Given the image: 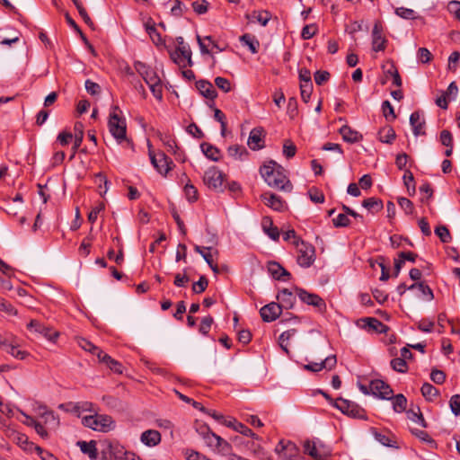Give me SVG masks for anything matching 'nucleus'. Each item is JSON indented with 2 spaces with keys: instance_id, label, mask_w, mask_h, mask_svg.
<instances>
[{
  "instance_id": "nucleus-1",
  "label": "nucleus",
  "mask_w": 460,
  "mask_h": 460,
  "mask_svg": "<svg viewBox=\"0 0 460 460\" xmlns=\"http://www.w3.org/2000/svg\"><path fill=\"white\" fill-rule=\"evenodd\" d=\"M260 173L266 183L276 190L290 192L292 183L285 174L284 168L275 161H270L260 168Z\"/></svg>"
},
{
  "instance_id": "nucleus-2",
  "label": "nucleus",
  "mask_w": 460,
  "mask_h": 460,
  "mask_svg": "<svg viewBox=\"0 0 460 460\" xmlns=\"http://www.w3.org/2000/svg\"><path fill=\"white\" fill-rule=\"evenodd\" d=\"M119 112H120V111L118 106L115 105L111 107L108 121L109 130L119 143L126 141L129 144V140L127 138L126 121L119 116Z\"/></svg>"
},
{
  "instance_id": "nucleus-3",
  "label": "nucleus",
  "mask_w": 460,
  "mask_h": 460,
  "mask_svg": "<svg viewBox=\"0 0 460 460\" xmlns=\"http://www.w3.org/2000/svg\"><path fill=\"white\" fill-rule=\"evenodd\" d=\"M82 423L84 427L99 432H108L114 428V420L111 416L96 412L94 415L83 417Z\"/></svg>"
},
{
  "instance_id": "nucleus-4",
  "label": "nucleus",
  "mask_w": 460,
  "mask_h": 460,
  "mask_svg": "<svg viewBox=\"0 0 460 460\" xmlns=\"http://www.w3.org/2000/svg\"><path fill=\"white\" fill-rule=\"evenodd\" d=\"M295 246L297 251V263L304 268L310 267L315 260L314 247L303 240L296 241Z\"/></svg>"
},
{
  "instance_id": "nucleus-5",
  "label": "nucleus",
  "mask_w": 460,
  "mask_h": 460,
  "mask_svg": "<svg viewBox=\"0 0 460 460\" xmlns=\"http://www.w3.org/2000/svg\"><path fill=\"white\" fill-rule=\"evenodd\" d=\"M334 406L339 409L342 413L355 419L367 420V413L365 410L357 403L339 398L335 401Z\"/></svg>"
},
{
  "instance_id": "nucleus-6",
  "label": "nucleus",
  "mask_w": 460,
  "mask_h": 460,
  "mask_svg": "<svg viewBox=\"0 0 460 460\" xmlns=\"http://www.w3.org/2000/svg\"><path fill=\"white\" fill-rule=\"evenodd\" d=\"M176 42L178 46L176 50L172 54V60L180 66H191V51L189 45L184 43V40L182 37H177Z\"/></svg>"
},
{
  "instance_id": "nucleus-7",
  "label": "nucleus",
  "mask_w": 460,
  "mask_h": 460,
  "mask_svg": "<svg viewBox=\"0 0 460 460\" xmlns=\"http://www.w3.org/2000/svg\"><path fill=\"white\" fill-rule=\"evenodd\" d=\"M303 447L305 454L314 460H326L331 456V450L320 441L305 440Z\"/></svg>"
},
{
  "instance_id": "nucleus-8",
  "label": "nucleus",
  "mask_w": 460,
  "mask_h": 460,
  "mask_svg": "<svg viewBox=\"0 0 460 460\" xmlns=\"http://www.w3.org/2000/svg\"><path fill=\"white\" fill-rule=\"evenodd\" d=\"M224 179L225 174L217 167L212 166L205 172L203 181L209 189L216 191H223Z\"/></svg>"
},
{
  "instance_id": "nucleus-9",
  "label": "nucleus",
  "mask_w": 460,
  "mask_h": 460,
  "mask_svg": "<svg viewBox=\"0 0 460 460\" xmlns=\"http://www.w3.org/2000/svg\"><path fill=\"white\" fill-rule=\"evenodd\" d=\"M158 101L163 99V85L157 73L152 68L142 77Z\"/></svg>"
},
{
  "instance_id": "nucleus-10",
  "label": "nucleus",
  "mask_w": 460,
  "mask_h": 460,
  "mask_svg": "<svg viewBox=\"0 0 460 460\" xmlns=\"http://www.w3.org/2000/svg\"><path fill=\"white\" fill-rule=\"evenodd\" d=\"M296 294L302 302L314 306L320 313H323L326 310L324 300L317 294L309 293L302 288H296Z\"/></svg>"
},
{
  "instance_id": "nucleus-11",
  "label": "nucleus",
  "mask_w": 460,
  "mask_h": 460,
  "mask_svg": "<svg viewBox=\"0 0 460 460\" xmlns=\"http://www.w3.org/2000/svg\"><path fill=\"white\" fill-rule=\"evenodd\" d=\"M369 389L373 395L383 400H390L394 395L391 386L380 379L372 380L369 384Z\"/></svg>"
},
{
  "instance_id": "nucleus-12",
  "label": "nucleus",
  "mask_w": 460,
  "mask_h": 460,
  "mask_svg": "<svg viewBox=\"0 0 460 460\" xmlns=\"http://www.w3.org/2000/svg\"><path fill=\"white\" fill-rule=\"evenodd\" d=\"M386 45L387 40L383 26L380 22H376L372 30V49L376 52L384 51Z\"/></svg>"
},
{
  "instance_id": "nucleus-13",
  "label": "nucleus",
  "mask_w": 460,
  "mask_h": 460,
  "mask_svg": "<svg viewBox=\"0 0 460 460\" xmlns=\"http://www.w3.org/2000/svg\"><path fill=\"white\" fill-rule=\"evenodd\" d=\"M149 156L152 164L161 174L165 175L171 170L170 164H172V162L164 153L155 155L149 150Z\"/></svg>"
},
{
  "instance_id": "nucleus-14",
  "label": "nucleus",
  "mask_w": 460,
  "mask_h": 460,
  "mask_svg": "<svg viewBox=\"0 0 460 460\" xmlns=\"http://www.w3.org/2000/svg\"><path fill=\"white\" fill-rule=\"evenodd\" d=\"M4 349L12 357L20 360H24L30 356L28 351L20 349L18 339L13 334H10V339Z\"/></svg>"
},
{
  "instance_id": "nucleus-15",
  "label": "nucleus",
  "mask_w": 460,
  "mask_h": 460,
  "mask_svg": "<svg viewBox=\"0 0 460 460\" xmlns=\"http://www.w3.org/2000/svg\"><path fill=\"white\" fill-rule=\"evenodd\" d=\"M282 313V305L280 304L271 302L260 310V314L264 322L270 323L275 321Z\"/></svg>"
},
{
  "instance_id": "nucleus-16",
  "label": "nucleus",
  "mask_w": 460,
  "mask_h": 460,
  "mask_svg": "<svg viewBox=\"0 0 460 460\" xmlns=\"http://www.w3.org/2000/svg\"><path fill=\"white\" fill-rule=\"evenodd\" d=\"M410 124L412 128V132L415 137L426 135V120L424 119L423 113L420 111H416L411 114Z\"/></svg>"
},
{
  "instance_id": "nucleus-17",
  "label": "nucleus",
  "mask_w": 460,
  "mask_h": 460,
  "mask_svg": "<svg viewBox=\"0 0 460 460\" xmlns=\"http://www.w3.org/2000/svg\"><path fill=\"white\" fill-rule=\"evenodd\" d=\"M247 145L252 150H260L264 147V135L262 128H254L250 132Z\"/></svg>"
},
{
  "instance_id": "nucleus-18",
  "label": "nucleus",
  "mask_w": 460,
  "mask_h": 460,
  "mask_svg": "<svg viewBox=\"0 0 460 460\" xmlns=\"http://www.w3.org/2000/svg\"><path fill=\"white\" fill-rule=\"evenodd\" d=\"M370 432L374 436V438L383 446L397 449L400 447V446L397 444L395 440V437L390 432L381 433L378 432V430L376 428H371Z\"/></svg>"
},
{
  "instance_id": "nucleus-19",
  "label": "nucleus",
  "mask_w": 460,
  "mask_h": 460,
  "mask_svg": "<svg viewBox=\"0 0 460 460\" xmlns=\"http://www.w3.org/2000/svg\"><path fill=\"white\" fill-rule=\"evenodd\" d=\"M261 198L266 206L276 211H282L285 208V201L274 193L265 192Z\"/></svg>"
},
{
  "instance_id": "nucleus-20",
  "label": "nucleus",
  "mask_w": 460,
  "mask_h": 460,
  "mask_svg": "<svg viewBox=\"0 0 460 460\" xmlns=\"http://www.w3.org/2000/svg\"><path fill=\"white\" fill-rule=\"evenodd\" d=\"M196 87L200 94L207 99L211 101L215 100L217 96V93L214 88L213 84L207 80H199L196 82Z\"/></svg>"
},
{
  "instance_id": "nucleus-21",
  "label": "nucleus",
  "mask_w": 460,
  "mask_h": 460,
  "mask_svg": "<svg viewBox=\"0 0 460 460\" xmlns=\"http://www.w3.org/2000/svg\"><path fill=\"white\" fill-rule=\"evenodd\" d=\"M76 446L79 447L82 453L87 455L91 460L98 459V450L95 440H90L89 442L79 440L76 442Z\"/></svg>"
},
{
  "instance_id": "nucleus-22",
  "label": "nucleus",
  "mask_w": 460,
  "mask_h": 460,
  "mask_svg": "<svg viewBox=\"0 0 460 460\" xmlns=\"http://www.w3.org/2000/svg\"><path fill=\"white\" fill-rule=\"evenodd\" d=\"M268 270L272 278L277 280L286 281L285 277L288 279L290 277V273L276 261H270L268 263Z\"/></svg>"
},
{
  "instance_id": "nucleus-23",
  "label": "nucleus",
  "mask_w": 460,
  "mask_h": 460,
  "mask_svg": "<svg viewBox=\"0 0 460 460\" xmlns=\"http://www.w3.org/2000/svg\"><path fill=\"white\" fill-rule=\"evenodd\" d=\"M98 359L100 362L104 363L111 371L117 374H121L123 367L120 362L115 360L104 351H99Z\"/></svg>"
},
{
  "instance_id": "nucleus-24",
  "label": "nucleus",
  "mask_w": 460,
  "mask_h": 460,
  "mask_svg": "<svg viewBox=\"0 0 460 460\" xmlns=\"http://www.w3.org/2000/svg\"><path fill=\"white\" fill-rule=\"evenodd\" d=\"M140 440L147 447H155L161 442V434L158 430L148 429L141 434Z\"/></svg>"
},
{
  "instance_id": "nucleus-25",
  "label": "nucleus",
  "mask_w": 460,
  "mask_h": 460,
  "mask_svg": "<svg viewBox=\"0 0 460 460\" xmlns=\"http://www.w3.org/2000/svg\"><path fill=\"white\" fill-rule=\"evenodd\" d=\"M339 133L341 135L342 139L348 143H357L363 138L360 133L352 129L348 125L342 126L340 128Z\"/></svg>"
},
{
  "instance_id": "nucleus-26",
  "label": "nucleus",
  "mask_w": 460,
  "mask_h": 460,
  "mask_svg": "<svg viewBox=\"0 0 460 460\" xmlns=\"http://www.w3.org/2000/svg\"><path fill=\"white\" fill-rule=\"evenodd\" d=\"M245 18L252 22H257L262 26H266L271 19V14L266 10L253 11L252 13H247Z\"/></svg>"
},
{
  "instance_id": "nucleus-27",
  "label": "nucleus",
  "mask_w": 460,
  "mask_h": 460,
  "mask_svg": "<svg viewBox=\"0 0 460 460\" xmlns=\"http://www.w3.org/2000/svg\"><path fill=\"white\" fill-rule=\"evenodd\" d=\"M74 146H73V154L71 155V159L74 158L77 149L82 145L84 139V125L81 122H76L74 126Z\"/></svg>"
},
{
  "instance_id": "nucleus-28",
  "label": "nucleus",
  "mask_w": 460,
  "mask_h": 460,
  "mask_svg": "<svg viewBox=\"0 0 460 460\" xmlns=\"http://www.w3.org/2000/svg\"><path fill=\"white\" fill-rule=\"evenodd\" d=\"M262 228L264 232L274 241H278L279 238V231L277 226H273L272 220L270 217H263Z\"/></svg>"
},
{
  "instance_id": "nucleus-29",
  "label": "nucleus",
  "mask_w": 460,
  "mask_h": 460,
  "mask_svg": "<svg viewBox=\"0 0 460 460\" xmlns=\"http://www.w3.org/2000/svg\"><path fill=\"white\" fill-rule=\"evenodd\" d=\"M224 424L227 427H233L234 430L244 436L251 437L256 439L259 438L258 436L251 429H249L247 426L243 425L241 422H237L235 420H229L225 421Z\"/></svg>"
},
{
  "instance_id": "nucleus-30",
  "label": "nucleus",
  "mask_w": 460,
  "mask_h": 460,
  "mask_svg": "<svg viewBox=\"0 0 460 460\" xmlns=\"http://www.w3.org/2000/svg\"><path fill=\"white\" fill-rule=\"evenodd\" d=\"M164 145L167 146L169 152H172L176 155L177 160L185 161V158H181V153L178 147L176 141L170 136L164 135L161 137Z\"/></svg>"
},
{
  "instance_id": "nucleus-31",
  "label": "nucleus",
  "mask_w": 460,
  "mask_h": 460,
  "mask_svg": "<svg viewBox=\"0 0 460 460\" xmlns=\"http://www.w3.org/2000/svg\"><path fill=\"white\" fill-rule=\"evenodd\" d=\"M361 321L366 323L365 326H367L369 330H374L379 333H384L388 329V327L385 324H384L379 320L374 317H366L361 319Z\"/></svg>"
},
{
  "instance_id": "nucleus-32",
  "label": "nucleus",
  "mask_w": 460,
  "mask_h": 460,
  "mask_svg": "<svg viewBox=\"0 0 460 460\" xmlns=\"http://www.w3.org/2000/svg\"><path fill=\"white\" fill-rule=\"evenodd\" d=\"M277 299L281 302L282 307L292 308L295 301V297L291 291L288 288H283L279 295L277 296Z\"/></svg>"
},
{
  "instance_id": "nucleus-33",
  "label": "nucleus",
  "mask_w": 460,
  "mask_h": 460,
  "mask_svg": "<svg viewBox=\"0 0 460 460\" xmlns=\"http://www.w3.org/2000/svg\"><path fill=\"white\" fill-rule=\"evenodd\" d=\"M240 41L243 45L247 46L252 54H256L258 52L260 42L254 36L248 33L243 34L240 37Z\"/></svg>"
},
{
  "instance_id": "nucleus-34",
  "label": "nucleus",
  "mask_w": 460,
  "mask_h": 460,
  "mask_svg": "<svg viewBox=\"0 0 460 460\" xmlns=\"http://www.w3.org/2000/svg\"><path fill=\"white\" fill-rule=\"evenodd\" d=\"M200 148L203 154L212 161H218L220 157L219 150L209 143H202Z\"/></svg>"
},
{
  "instance_id": "nucleus-35",
  "label": "nucleus",
  "mask_w": 460,
  "mask_h": 460,
  "mask_svg": "<svg viewBox=\"0 0 460 460\" xmlns=\"http://www.w3.org/2000/svg\"><path fill=\"white\" fill-rule=\"evenodd\" d=\"M395 137V131L389 126L381 128L378 132L379 140L383 143L391 144Z\"/></svg>"
},
{
  "instance_id": "nucleus-36",
  "label": "nucleus",
  "mask_w": 460,
  "mask_h": 460,
  "mask_svg": "<svg viewBox=\"0 0 460 460\" xmlns=\"http://www.w3.org/2000/svg\"><path fill=\"white\" fill-rule=\"evenodd\" d=\"M40 410H44L42 419L45 424L52 425L55 428L58 426L59 420L52 411H49L45 405H40Z\"/></svg>"
},
{
  "instance_id": "nucleus-37",
  "label": "nucleus",
  "mask_w": 460,
  "mask_h": 460,
  "mask_svg": "<svg viewBox=\"0 0 460 460\" xmlns=\"http://www.w3.org/2000/svg\"><path fill=\"white\" fill-rule=\"evenodd\" d=\"M296 333V329H290V330H288L284 332H282L280 335H279V346L281 347V349L287 353L288 354L289 353V350L288 349V341Z\"/></svg>"
},
{
  "instance_id": "nucleus-38",
  "label": "nucleus",
  "mask_w": 460,
  "mask_h": 460,
  "mask_svg": "<svg viewBox=\"0 0 460 460\" xmlns=\"http://www.w3.org/2000/svg\"><path fill=\"white\" fill-rule=\"evenodd\" d=\"M393 399V409L396 412H402L406 410L407 406V399L406 397L402 394H396L395 396L392 397Z\"/></svg>"
},
{
  "instance_id": "nucleus-39",
  "label": "nucleus",
  "mask_w": 460,
  "mask_h": 460,
  "mask_svg": "<svg viewBox=\"0 0 460 460\" xmlns=\"http://www.w3.org/2000/svg\"><path fill=\"white\" fill-rule=\"evenodd\" d=\"M420 391L422 395L429 401H432L438 395V390L429 383H424Z\"/></svg>"
},
{
  "instance_id": "nucleus-40",
  "label": "nucleus",
  "mask_w": 460,
  "mask_h": 460,
  "mask_svg": "<svg viewBox=\"0 0 460 460\" xmlns=\"http://www.w3.org/2000/svg\"><path fill=\"white\" fill-rule=\"evenodd\" d=\"M362 206L368 210L379 211L383 208V202L376 198H368L363 200Z\"/></svg>"
},
{
  "instance_id": "nucleus-41",
  "label": "nucleus",
  "mask_w": 460,
  "mask_h": 460,
  "mask_svg": "<svg viewBox=\"0 0 460 460\" xmlns=\"http://www.w3.org/2000/svg\"><path fill=\"white\" fill-rule=\"evenodd\" d=\"M407 414L408 418L413 422L418 423L419 425L424 428L427 426L426 421L419 407L416 408V411L414 409H411L410 411H408Z\"/></svg>"
},
{
  "instance_id": "nucleus-42",
  "label": "nucleus",
  "mask_w": 460,
  "mask_h": 460,
  "mask_svg": "<svg viewBox=\"0 0 460 460\" xmlns=\"http://www.w3.org/2000/svg\"><path fill=\"white\" fill-rule=\"evenodd\" d=\"M146 31L149 34L152 41L156 45L159 46L163 44V40L161 37V34L157 31L155 24L150 25L149 23L146 24Z\"/></svg>"
},
{
  "instance_id": "nucleus-43",
  "label": "nucleus",
  "mask_w": 460,
  "mask_h": 460,
  "mask_svg": "<svg viewBox=\"0 0 460 460\" xmlns=\"http://www.w3.org/2000/svg\"><path fill=\"white\" fill-rule=\"evenodd\" d=\"M392 368L399 373H406L408 370V366L406 360L402 358H395L390 362Z\"/></svg>"
},
{
  "instance_id": "nucleus-44",
  "label": "nucleus",
  "mask_w": 460,
  "mask_h": 460,
  "mask_svg": "<svg viewBox=\"0 0 460 460\" xmlns=\"http://www.w3.org/2000/svg\"><path fill=\"white\" fill-rule=\"evenodd\" d=\"M394 13L399 17L406 20H413L417 18L416 12L412 9L406 7H397Z\"/></svg>"
},
{
  "instance_id": "nucleus-45",
  "label": "nucleus",
  "mask_w": 460,
  "mask_h": 460,
  "mask_svg": "<svg viewBox=\"0 0 460 460\" xmlns=\"http://www.w3.org/2000/svg\"><path fill=\"white\" fill-rule=\"evenodd\" d=\"M78 345L85 351H89L90 353L96 355L97 358L99 351H102L100 348L96 347L94 344L85 339H80L78 341Z\"/></svg>"
},
{
  "instance_id": "nucleus-46",
  "label": "nucleus",
  "mask_w": 460,
  "mask_h": 460,
  "mask_svg": "<svg viewBox=\"0 0 460 460\" xmlns=\"http://www.w3.org/2000/svg\"><path fill=\"white\" fill-rule=\"evenodd\" d=\"M213 450L222 455H228L232 450V446L220 437Z\"/></svg>"
},
{
  "instance_id": "nucleus-47",
  "label": "nucleus",
  "mask_w": 460,
  "mask_h": 460,
  "mask_svg": "<svg viewBox=\"0 0 460 460\" xmlns=\"http://www.w3.org/2000/svg\"><path fill=\"white\" fill-rule=\"evenodd\" d=\"M382 111L386 120L392 121L395 119L394 110L389 101L383 102Z\"/></svg>"
},
{
  "instance_id": "nucleus-48",
  "label": "nucleus",
  "mask_w": 460,
  "mask_h": 460,
  "mask_svg": "<svg viewBox=\"0 0 460 460\" xmlns=\"http://www.w3.org/2000/svg\"><path fill=\"white\" fill-rule=\"evenodd\" d=\"M211 250V247L194 246V251L199 253L208 265H211V261H213Z\"/></svg>"
},
{
  "instance_id": "nucleus-49",
  "label": "nucleus",
  "mask_w": 460,
  "mask_h": 460,
  "mask_svg": "<svg viewBox=\"0 0 460 460\" xmlns=\"http://www.w3.org/2000/svg\"><path fill=\"white\" fill-rule=\"evenodd\" d=\"M208 286V280L205 276H201L197 282L192 285V291L195 294H200L206 290Z\"/></svg>"
},
{
  "instance_id": "nucleus-50",
  "label": "nucleus",
  "mask_w": 460,
  "mask_h": 460,
  "mask_svg": "<svg viewBox=\"0 0 460 460\" xmlns=\"http://www.w3.org/2000/svg\"><path fill=\"white\" fill-rule=\"evenodd\" d=\"M301 98L305 102H308L313 91L312 83H300Z\"/></svg>"
},
{
  "instance_id": "nucleus-51",
  "label": "nucleus",
  "mask_w": 460,
  "mask_h": 460,
  "mask_svg": "<svg viewBox=\"0 0 460 460\" xmlns=\"http://www.w3.org/2000/svg\"><path fill=\"white\" fill-rule=\"evenodd\" d=\"M435 234L440 238L442 243H448L451 240L450 232L445 226H437Z\"/></svg>"
},
{
  "instance_id": "nucleus-52",
  "label": "nucleus",
  "mask_w": 460,
  "mask_h": 460,
  "mask_svg": "<svg viewBox=\"0 0 460 460\" xmlns=\"http://www.w3.org/2000/svg\"><path fill=\"white\" fill-rule=\"evenodd\" d=\"M228 155L235 159L241 158L243 154L247 155V151L244 147L238 145L231 146L227 149Z\"/></svg>"
},
{
  "instance_id": "nucleus-53",
  "label": "nucleus",
  "mask_w": 460,
  "mask_h": 460,
  "mask_svg": "<svg viewBox=\"0 0 460 460\" xmlns=\"http://www.w3.org/2000/svg\"><path fill=\"white\" fill-rule=\"evenodd\" d=\"M317 32L315 24H307L302 29L301 37L303 40H309L313 38Z\"/></svg>"
},
{
  "instance_id": "nucleus-54",
  "label": "nucleus",
  "mask_w": 460,
  "mask_h": 460,
  "mask_svg": "<svg viewBox=\"0 0 460 460\" xmlns=\"http://www.w3.org/2000/svg\"><path fill=\"white\" fill-rule=\"evenodd\" d=\"M215 84L217 88L222 90L224 93H228L231 91V83L227 78L217 76L215 78Z\"/></svg>"
},
{
  "instance_id": "nucleus-55",
  "label": "nucleus",
  "mask_w": 460,
  "mask_h": 460,
  "mask_svg": "<svg viewBox=\"0 0 460 460\" xmlns=\"http://www.w3.org/2000/svg\"><path fill=\"white\" fill-rule=\"evenodd\" d=\"M213 322H214V320H213L212 316L208 315V316L204 317L201 320V323L199 325V332L203 335H207L210 331Z\"/></svg>"
},
{
  "instance_id": "nucleus-56",
  "label": "nucleus",
  "mask_w": 460,
  "mask_h": 460,
  "mask_svg": "<svg viewBox=\"0 0 460 460\" xmlns=\"http://www.w3.org/2000/svg\"><path fill=\"white\" fill-rule=\"evenodd\" d=\"M332 223L335 227H346L350 224V220L348 215L339 214L332 219Z\"/></svg>"
},
{
  "instance_id": "nucleus-57",
  "label": "nucleus",
  "mask_w": 460,
  "mask_h": 460,
  "mask_svg": "<svg viewBox=\"0 0 460 460\" xmlns=\"http://www.w3.org/2000/svg\"><path fill=\"white\" fill-rule=\"evenodd\" d=\"M184 192L190 202H194L198 199V190L192 184L187 183L184 187Z\"/></svg>"
},
{
  "instance_id": "nucleus-58",
  "label": "nucleus",
  "mask_w": 460,
  "mask_h": 460,
  "mask_svg": "<svg viewBox=\"0 0 460 460\" xmlns=\"http://www.w3.org/2000/svg\"><path fill=\"white\" fill-rule=\"evenodd\" d=\"M296 152V146L290 141L286 140L283 145V154L287 158H292L295 156Z\"/></svg>"
},
{
  "instance_id": "nucleus-59",
  "label": "nucleus",
  "mask_w": 460,
  "mask_h": 460,
  "mask_svg": "<svg viewBox=\"0 0 460 460\" xmlns=\"http://www.w3.org/2000/svg\"><path fill=\"white\" fill-rule=\"evenodd\" d=\"M95 181L99 183L100 193L107 192L109 181L104 174L99 172L95 175Z\"/></svg>"
},
{
  "instance_id": "nucleus-60",
  "label": "nucleus",
  "mask_w": 460,
  "mask_h": 460,
  "mask_svg": "<svg viewBox=\"0 0 460 460\" xmlns=\"http://www.w3.org/2000/svg\"><path fill=\"white\" fill-rule=\"evenodd\" d=\"M449 405L452 412L456 416L460 415V394H454L450 398Z\"/></svg>"
},
{
  "instance_id": "nucleus-61",
  "label": "nucleus",
  "mask_w": 460,
  "mask_h": 460,
  "mask_svg": "<svg viewBox=\"0 0 460 460\" xmlns=\"http://www.w3.org/2000/svg\"><path fill=\"white\" fill-rule=\"evenodd\" d=\"M418 58L419 60L423 63V64H427L429 63V61H431L432 59V54L430 53V51L426 49V48H420L418 49Z\"/></svg>"
},
{
  "instance_id": "nucleus-62",
  "label": "nucleus",
  "mask_w": 460,
  "mask_h": 460,
  "mask_svg": "<svg viewBox=\"0 0 460 460\" xmlns=\"http://www.w3.org/2000/svg\"><path fill=\"white\" fill-rule=\"evenodd\" d=\"M330 78V73L324 70H318L314 73V82L318 85L326 83Z\"/></svg>"
},
{
  "instance_id": "nucleus-63",
  "label": "nucleus",
  "mask_w": 460,
  "mask_h": 460,
  "mask_svg": "<svg viewBox=\"0 0 460 460\" xmlns=\"http://www.w3.org/2000/svg\"><path fill=\"white\" fill-rule=\"evenodd\" d=\"M184 10H187V7L180 0H175L171 13L173 16L180 17L183 15Z\"/></svg>"
},
{
  "instance_id": "nucleus-64",
  "label": "nucleus",
  "mask_w": 460,
  "mask_h": 460,
  "mask_svg": "<svg viewBox=\"0 0 460 460\" xmlns=\"http://www.w3.org/2000/svg\"><path fill=\"white\" fill-rule=\"evenodd\" d=\"M431 380L438 385H442L446 380V375L443 371L433 369L430 373Z\"/></svg>"
}]
</instances>
